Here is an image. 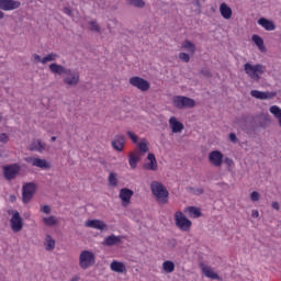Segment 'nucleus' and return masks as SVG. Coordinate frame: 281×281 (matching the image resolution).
<instances>
[{"mask_svg": "<svg viewBox=\"0 0 281 281\" xmlns=\"http://www.w3.org/2000/svg\"><path fill=\"white\" fill-rule=\"evenodd\" d=\"M49 70L52 71V74H57L58 76H63V74L66 75L68 71L67 68H65L63 65H58V64H50Z\"/></svg>", "mask_w": 281, "mask_h": 281, "instance_id": "27", "label": "nucleus"}, {"mask_svg": "<svg viewBox=\"0 0 281 281\" xmlns=\"http://www.w3.org/2000/svg\"><path fill=\"white\" fill-rule=\"evenodd\" d=\"M9 139H10V137L8 136V134H5V133L0 134V143L1 144H8Z\"/></svg>", "mask_w": 281, "mask_h": 281, "instance_id": "41", "label": "nucleus"}, {"mask_svg": "<svg viewBox=\"0 0 281 281\" xmlns=\"http://www.w3.org/2000/svg\"><path fill=\"white\" fill-rule=\"evenodd\" d=\"M43 223L46 224L48 227H52V226L56 225V223H58V221L56 220V217L49 216V217H44Z\"/></svg>", "mask_w": 281, "mask_h": 281, "instance_id": "36", "label": "nucleus"}, {"mask_svg": "<svg viewBox=\"0 0 281 281\" xmlns=\"http://www.w3.org/2000/svg\"><path fill=\"white\" fill-rule=\"evenodd\" d=\"M220 13L222 14L223 19H226L227 21H229V19H232V8L229 5H227V3L223 2L220 5Z\"/></svg>", "mask_w": 281, "mask_h": 281, "instance_id": "24", "label": "nucleus"}, {"mask_svg": "<svg viewBox=\"0 0 281 281\" xmlns=\"http://www.w3.org/2000/svg\"><path fill=\"white\" fill-rule=\"evenodd\" d=\"M229 139H231V142H233L234 144H236V142H237V137H236V134H234V133H231L229 134Z\"/></svg>", "mask_w": 281, "mask_h": 281, "instance_id": "46", "label": "nucleus"}, {"mask_svg": "<svg viewBox=\"0 0 281 281\" xmlns=\"http://www.w3.org/2000/svg\"><path fill=\"white\" fill-rule=\"evenodd\" d=\"M138 150L140 153H148V140L142 139V142L138 144Z\"/></svg>", "mask_w": 281, "mask_h": 281, "instance_id": "37", "label": "nucleus"}, {"mask_svg": "<svg viewBox=\"0 0 281 281\" xmlns=\"http://www.w3.org/2000/svg\"><path fill=\"white\" fill-rule=\"evenodd\" d=\"M110 269L115 273H126V265L122 261L113 260L110 265Z\"/></svg>", "mask_w": 281, "mask_h": 281, "instance_id": "21", "label": "nucleus"}, {"mask_svg": "<svg viewBox=\"0 0 281 281\" xmlns=\"http://www.w3.org/2000/svg\"><path fill=\"white\" fill-rule=\"evenodd\" d=\"M130 85L132 87H135L136 89H138V91H148L150 89V82H148V80L142 78V77H131L130 78Z\"/></svg>", "mask_w": 281, "mask_h": 281, "instance_id": "8", "label": "nucleus"}, {"mask_svg": "<svg viewBox=\"0 0 281 281\" xmlns=\"http://www.w3.org/2000/svg\"><path fill=\"white\" fill-rule=\"evenodd\" d=\"M108 181H109V184L112 188H116V186H117V175L115 172H110Z\"/></svg>", "mask_w": 281, "mask_h": 281, "instance_id": "34", "label": "nucleus"}, {"mask_svg": "<svg viewBox=\"0 0 281 281\" xmlns=\"http://www.w3.org/2000/svg\"><path fill=\"white\" fill-rule=\"evenodd\" d=\"M252 41H254L255 45H257V47L260 49V52H263L265 40H262V37H260V35H252Z\"/></svg>", "mask_w": 281, "mask_h": 281, "instance_id": "31", "label": "nucleus"}, {"mask_svg": "<svg viewBox=\"0 0 281 281\" xmlns=\"http://www.w3.org/2000/svg\"><path fill=\"white\" fill-rule=\"evenodd\" d=\"M272 207H273V210H280V203H278V202H272Z\"/></svg>", "mask_w": 281, "mask_h": 281, "instance_id": "48", "label": "nucleus"}, {"mask_svg": "<svg viewBox=\"0 0 281 281\" xmlns=\"http://www.w3.org/2000/svg\"><path fill=\"white\" fill-rule=\"evenodd\" d=\"M90 30H91V32H100V25H98V22L91 21L90 22Z\"/></svg>", "mask_w": 281, "mask_h": 281, "instance_id": "38", "label": "nucleus"}, {"mask_svg": "<svg viewBox=\"0 0 281 281\" xmlns=\"http://www.w3.org/2000/svg\"><path fill=\"white\" fill-rule=\"evenodd\" d=\"M244 71L250 78V80H255V82L260 81V76L265 74V66L262 64L251 65L246 63L244 65Z\"/></svg>", "mask_w": 281, "mask_h": 281, "instance_id": "2", "label": "nucleus"}, {"mask_svg": "<svg viewBox=\"0 0 281 281\" xmlns=\"http://www.w3.org/2000/svg\"><path fill=\"white\" fill-rule=\"evenodd\" d=\"M41 212H43L44 214H49V212H52V209L49 207V205H44L42 206Z\"/></svg>", "mask_w": 281, "mask_h": 281, "instance_id": "43", "label": "nucleus"}, {"mask_svg": "<svg viewBox=\"0 0 281 281\" xmlns=\"http://www.w3.org/2000/svg\"><path fill=\"white\" fill-rule=\"evenodd\" d=\"M176 227L181 232H190L192 229V221L187 218L186 214L181 211H177L173 215Z\"/></svg>", "mask_w": 281, "mask_h": 281, "instance_id": "3", "label": "nucleus"}, {"mask_svg": "<svg viewBox=\"0 0 281 281\" xmlns=\"http://www.w3.org/2000/svg\"><path fill=\"white\" fill-rule=\"evenodd\" d=\"M57 58H59L58 54L49 53L44 58H42V65H47V63H54V60H56Z\"/></svg>", "mask_w": 281, "mask_h": 281, "instance_id": "32", "label": "nucleus"}, {"mask_svg": "<svg viewBox=\"0 0 281 281\" xmlns=\"http://www.w3.org/2000/svg\"><path fill=\"white\" fill-rule=\"evenodd\" d=\"M250 95L252 98H256V100H273L276 98V92H269V91H260V90H251Z\"/></svg>", "mask_w": 281, "mask_h": 281, "instance_id": "13", "label": "nucleus"}, {"mask_svg": "<svg viewBox=\"0 0 281 281\" xmlns=\"http://www.w3.org/2000/svg\"><path fill=\"white\" fill-rule=\"evenodd\" d=\"M172 103L176 109H194L196 104L194 99L181 95L173 97Z\"/></svg>", "mask_w": 281, "mask_h": 281, "instance_id": "5", "label": "nucleus"}, {"mask_svg": "<svg viewBox=\"0 0 281 281\" xmlns=\"http://www.w3.org/2000/svg\"><path fill=\"white\" fill-rule=\"evenodd\" d=\"M184 212L191 216V218H201L203 213H201V209H196V206H188L184 209Z\"/></svg>", "mask_w": 281, "mask_h": 281, "instance_id": "26", "label": "nucleus"}, {"mask_svg": "<svg viewBox=\"0 0 281 281\" xmlns=\"http://www.w3.org/2000/svg\"><path fill=\"white\" fill-rule=\"evenodd\" d=\"M120 243H122V237L112 234L104 238L103 245H106L108 247H113V245H120Z\"/></svg>", "mask_w": 281, "mask_h": 281, "instance_id": "23", "label": "nucleus"}, {"mask_svg": "<svg viewBox=\"0 0 281 281\" xmlns=\"http://www.w3.org/2000/svg\"><path fill=\"white\" fill-rule=\"evenodd\" d=\"M128 5H134V8H144L146 2L144 0H127Z\"/></svg>", "mask_w": 281, "mask_h": 281, "instance_id": "35", "label": "nucleus"}, {"mask_svg": "<svg viewBox=\"0 0 281 281\" xmlns=\"http://www.w3.org/2000/svg\"><path fill=\"white\" fill-rule=\"evenodd\" d=\"M36 194V183L29 182L22 187V201L23 203H30Z\"/></svg>", "mask_w": 281, "mask_h": 281, "instance_id": "7", "label": "nucleus"}, {"mask_svg": "<svg viewBox=\"0 0 281 281\" xmlns=\"http://www.w3.org/2000/svg\"><path fill=\"white\" fill-rule=\"evenodd\" d=\"M50 142H56V136H52Z\"/></svg>", "mask_w": 281, "mask_h": 281, "instance_id": "53", "label": "nucleus"}, {"mask_svg": "<svg viewBox=\"0 0 281 281\" xmlns=\"http://www.w3.org/2000/svg\"><path fill=\"white\" fill-rule=\"evenodd\" d=\"M19 172H21V167L16 164L3 167V175L7 181H12V179H16Z\"/></svg>", "mask_w": 281, "mask_h": 281, "instance_id": "9", "label": "nucleus"}, {"mask_svg": "<svg viewBox=\"0 0 281 281\" xmlns=\"http://www.w3.org/2000/svg\"><path fill=\"white\" fill-rule=\"evenodd\" d=\"M200 269L205 278H210L211 280H218V273L214 272V269H212V267L205 263H201Z\"/></svg>", "mask_w": 281, "mask_h": 281, "instance_id": "17", "label": "nucleus"}, {"mask_svg": "<svg viewBox=\"0 0 281 281\" xmlns=\"http://www.w3.org/2000/svg\"><path fill=\"white\" fill-rule=\"evenodd\" d=\"M179 58L183 63H190V55H188V53H180L179 54Z\"/></svg>", "mask_w": 281, "mask_h": 281, "instance_id": "39", "label": "nucleus"}, {"mask_svg": "<svg viewBox=\"0 0 281 281\" xmlns=\"http://www.w3.org/2000/svg\"><path fill=\"white\" fill-rule=\"evenodd\" d=\"M44 247L46 249V251H54V249L56 248V240H54V238H52V235H47L44 241Z\"/></svg>", "mask_w": 281, "mask_h": 281, "instance_id": "28", "label": "nucleus"}, {"mask_svg": "<svg viewBox=\"0 0 281 281\" xmlns=\"http://www.w3.org/2000/svg\"><path fill=\"white\" fill-rule=\"evenodd\" d=\"M30 148L31 150H37V153H43V150H45V144L40 139H36L31 144Z\"/></svg>", "mask_w": 281, "mask_h": 281, "instance_id": "29", "label": "nucleus"}, {"mask_svg": "<svg viewBox=\"0 0 281 281\" xmlns=\"http://www.w3.org/2000/svg\"><path fill=\"white\" fill-rule=\"evenodd\" d=\"M33 59L35 60V63H43V58H41V56L36 54L33 55Z\"/></svg>", "mask_w": 281, "mask_h": 281, "instance_id": "45", "label": "nucleus"}, {"mask_svg": "<svg viewBox=\"0 0 281 281\" xmlns=\"http://www.w3.org/2000/svg\"><path fill=\"white\" fill-rule=\"evenodd\" d=\"M127 136L130 137V139H132L133 144H137L138 137H137V135L135 133L128 131L127 132Z\"/></svg>", "mask_w": 281, "mask_h": 281, "instance_id": "40", "label": "nucleus"}, {"mask_svg": "<svg viewBox=\"0 0 281 281\" xmlns=\"http://www.w3.org/2000/svg\"><path fill=\"white\" fill-rule=\"evenodd\" d=\"M19 8H21V2L18 0H0V10H3L4 12L19 10Z\"/></svg>", "mask_w": 281, "mask_h": 281, "instance_id": "11", "label": "nucleus"}, {"mask_svg": "<svg viewBox=\"0 0 281 281\" xmlns=\"http://www.w3.org/2000/svg\"><path fill=\"white\" fill-rule=\"evenodd\" d=\"M120 199L122 201V205L126 207L131 203V199H133V190L131 189H121Z\"/></svg>", "mask_w": 281, "mask_h": 281, "instance_id": "16", "label": "nucleus"}, {"mask_svg": "<svg viewBox=\"0 0 281 281\" xmlns=\"http://www.w3.org/2000/svg\"><path fill=\"white\" fill-rule=\"evenodd\" d=\"M182 49H187L190 54H194L196 52V47L190 41H184L182 44Z\"/></svg>", "mask_w": 281, "mask_h": 281, "instance_id": "33", "label": "nucleus"}, {"mask_svg": "<svg viewBox=\"0 0 281 281\" xmlns=\"http://www.w3.org/2000/svg\"><path fill=\"white\" fill-rule=\"evenodd\" d=\"M0 122H1V115H0Z\"/></svg>", "mask_w": 281, "mask_h": 281, "instance_id": "54", "label": "nucleus"}, {"mask_svg": "<svg viewBox=\"0 0 281 281\" xmlns=\"http://www.w3.org/2000/svg\"><path fill=\"white\" fill-rule=\"evenodd\" d=\"M79 265L81 269H89V267H93V265H95V255L89 250L81 251Z\"/></svg>", "mask_w": 281, "mask_h": 281, "instance_id": "6", "label": "nucleus"}, {"mask_svg": "<svg viewBox=\"0 0 281 281\" xmlns=\"http://www.w3.org/2000/svg\"><path fill=\"white\" fill-rule=\"evenodd\" d=\"M258 24L261 25V27H265L267 32H273V30H276V24L273 23V21L265 18L259 19Z\"/></svg>", "mask_w": 281, "mask_h": 281, "instance_id": "25", "label": "nucleus"}, {"mask_svg": "<svg viewBox=\"0 0 281 281\" xmlns=\"http://www.w3.org/2000/svg\"><path fill=\"white\" fill-rule=\"evenodd\" d=\"M8 214L11 216L10 218V227L14 234H19L23 229V217H21V213L16 210L8 211Z\"/></svg>", "mask_w": 281, "mask_h": 281, "instance_id": "4", "label": "nucleus"}, {"mask_svg": "<svg viewBox=\"0 0 281 281\" xmlns=\"http://www.w3.org/2000/svg\"><path fill=\"white\" fill-rule=\"evenodd\" d=\"M9 201L14 203V201H16V195H10Z\"/></svg>", "mask_w": 281, "mask_h": 281, "instance_id": "49", "label": "nucleus"}, {"mask_svg": "<svg viewBox=\"0 0 281 281\" xmlns=\"http://www.w3.org/2000/svg\"><path fill=\"white\" fill-rule=\"evenodd\" d=\"M86 227H91L92 229L104 232V229H106V223L101 220H88L86 222Z\"/></svg>", "mask_w": 281, "mask_h": 281, "instance_id": "18", "label": "nucleus"}, {"mask_svg": "<svg viewBox=\"0 0 281 281\" xmlns=\"http://www.w3.org/2000/svg\"><path fill=\"white\" fill-rule=\"evenodd\" d=\"M151 194L155 196L156 201L161 204L168 203L169 192L168 189L164 186V183L159 181H153L150 183Z\"/></svg>", "mask_w": 281, "mask_h": 281, "instance_id": "1", "label": "nucleus"}, {"mask_svg": "<svg viewBox=\"0 0 281 281\" xmlns=\"http://www.w3.org/2000/svg\"><path fill=\"white\" fill-rule=\"evenodd\" d=\"M64 14H67L68 16H71L72 11L69 7L64 8Z\"/></svg>", "mask_w": 281, "mask_h": 281, "instance_id": "44", "label": "nucleus"}, {"mask_svg": "<svg viewBox=\"0 0 281 281\" xmlns=\"http://www.w3.org/2000/svg\"><path fill=\"white\" fill-rule=\"evenodd\" d=\"M250 200L256 202V201H260V193H258L257 191H254L250 193Z\"/></svg>", "mask_w": 281, "mask_h": 281, "instance_id": "42", "label": "nucleus"}, {"mask_svg": "<svg viewBox=\"0 0 281 281\" xmlns=\"http://www.w3.org/2000/svg\"><path fill=\"white\" fill-rule=\"evenodd\" d=\"M162 271H165V273H173L175 271V263L170 260H166L162 263Z\"/></svg>", "mask_w": 281, "mask_h": 281, "instance_id": "30", "label": "nucleus"}, {"mask_svg": "<svg viewBox=\"0 0 281 281\" xmlns=\"http://www.w3.org/2000/svg\"><path fill=\"white\" fill-rule=\"evenodd\" d=\"M225 162L228 164V166H232V164H234V161L232 159H229V158H226Z\"/></svg>", "mask_w": 281, "mask_h": 281, "instance_id": "50", "label": "nucleus"}, {"mask_svg": "<svg viewBox=\"0 0 281 281\" xmlns=\"http://www.w3.org/2000/svg\"><path fill=\"white\" fill-rule=\"evenodd\" d=\"M147 159L149 162L144 165L145 170H153L154 172L157 171L159 166L157 165V158L155 157V154L149 153L147 155Z\"/></svg>", "mask_w": 281, "mask_h": 281, "instance_id": "19", "label": "nucleus"}, {"mask_svg": "<svg viewBox=\"0 0 281 281\" xmlns=\"http://www.w3.org/2000/svg\"><path fill=\"white\" fill-rule=\"evenodd\" d=\"M80 279L78 277H74L70 281H79Z\"/></svg>", "mask_w": 281, "mask_h": 281, "instance_id": "52", "label": "nucleus"}, {"mask_svg": "<svg viewBox=\"0 0 281 281\" xmlns=\"http://www.w3.org/2000/svg\"><path fill=\"white\" fill-rule=\"evenodd\" d=\"M169 125L172 133H181L183 131V123L179 122L175 116L169 119Z\"/></svg>", "mask_w": 281, "mask_h": 281, "instance_id": "22", "label": "nucleus"}, {"mask_svg": "<svg viewBox=\"0 0 281 281\" xmlns=\"http://www.w3.org/2000/svg\"><path fill=\"white\" fill-rule=\"evenodd\" d=\"M3 16H5V13H3V11H0V20L3 19Z\"/></svg>", "mask_w": 281, "mask_h": 281, "instance_id": "51", "label": "nucleus"}, {"mask_svg": "<svg viewBox=\"0 0 281 281\" xmlns=\"http://www.w3.org/2000/svg\"><path fill=\"white\" fill-rule=\"evenodd\" d=\"M251 216L252 218H258L260 216V213L258 212V210H254Z\"/></svg>", "mask_w": 281, "mask_h": 281, "instance_id": "47", "label": "nucleus"}, {"mask_svg": "<svg viewBox=\"0 0 281 281\" xmlns=\"http://www.w3.org/2000/svg\"><path fill=\"white\" fill-rule=\"evenodd\" d=\"M126 144V138L124 135H116L111 142V146L116 153H122L124 150V146Z\"/></svg>", "mask_w": 281, "mask_h": 281, "instance_id": "14", "label": "nucleus"}, {"mask_svg": "<svg viewBox=\"0 0 281 281\" xmlns=\"http://www.w3.org/2000/svg\"><path fill=\"white\" fill-rule=\"evenodd\" d=\"M64 82L68 85V87H76V85L80 82V75L76 70L68 69L66 70Z\"/></svg>", "mask_w": 281, "mask_h": 281, "instance_id": "10", "label": "nucleus"}, {"mask_svg": "<svg viewBox=\"0 0 281 281\" xmlns=\"http://www.w3.org/2000/svg\"><path fill=\"white\" fill-rule=\"evenodd\" d=\"M139 161H142V156L139 155V151L135 150L130 153L128 164L132 170H135V168H137V164H139Z\"/></svg>", "mask_w": 281, "mask_h": 281, "instance_id": "20", "label": "nucleus"}, {"mask_svg": "<svg viewBox=\"0 0 281 281\" xmlns=\"http://www.w3.org/2000/svg\"><path fill=\"white\" fill-rule=\"evenodd\" d=\"M26 164H31V166H35L36 168H44V169H49V165L47 160L41 159V158H34V157H26L24 158Z\"/></svg>", "mask_w": 281, "mask_h": 281, "instance_id": "15", "label": "nucleus"}, {"mask_svg": "<svg viewBox=\"0 0 281 281\" xmlns=\"http://www.w3.org/2000/svg\"><path fill=\"white\" fill-rule=\"evenodd\" d=\"M209 161L215 168H221L223 166V153L218 150H213L209 154Z\"/></svg>", "mask_w": 281, "mask_h": 281, "instance_id": "12", "label": "nucleus"}]
</instances>
